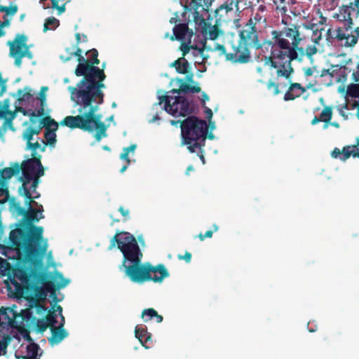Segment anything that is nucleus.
Instances as JSON below:
<instances>
[{"label": "nucleus", "instance_id": "f257e3e1", "mask_svg": "<svg viewBox=\"0 0 359 359\" xmlns=\"http://www.w3.org/2000/svg\"><path fill=\"white\" fill-rule=\"evenodd\" d=\"M81 76L83 79L77 83L76 87L68 88L72 100L79 106L78 111L80 114L67 116L60 124L72 129L79 128L89 133L96 130L95 138L100 142L102 137L107 136V127L102 121V116L96 113L100 105L104 102L102 88L105 87L103 81L106 75L103 71L102 75L91 72Z\"/></svg>", "mask_w": 359, "mask_h": 359}, {"label": "nucleus", "instance_id": "f03ea898", "mask_svg": "<svg viewBox=\"0 0 359 359\" xmlns=\"http://www.w3.org/2000/svg\"><path fill=\"white\" fill-rule=\"evenodd\" d=\"M25 198L26 210L19 203H13V208L18 215H22L23 222L18 226L11 231L8 243L15 250L24 262L34 264L39 255H44L48 249V243L43 238V229L32 223L43 218L42 215L37 217L38 212H43V206L32 201V194L29 196L20 193Z\"/></svg>", "mask_w": 359, "mask_h": 359}, {"label": "nucleus", "instance_id": "7ed1b4c3", "mask_svg": "<svg viewBox=\"0 0 359 359\" xmlns=\"http://www.w3.org/2000/svg\"><path fill=\"white\" fill-rule=\"evenodd\" d=\"M285 25L281 29L271 32V39H265L264 46L269 48L266 63L276 69L278 77L290 80L294 73L292 62L301 61L304 56V48L300 47L304 36L301 32V25L289 24L282 20Z\"/></svg>", "mask_w": 359, "mask_h": 359}, {"label": "nucleus", "instance_id": "20e7f679", "mask_svg": "<svg viewBox=\"0 0 359 359\" xmlns=\"http://www.w3.org/2000/svg\"><path fill=\"white\" fill-rule=\"evenodd\" d=\"M117 245L122 252L123 259L119 266L125 275L133 283H143L152 280L161 283L169 276V273L163 264L152 266L149 262L142 263L143 254L133 235L126 231L116 232L110 240L109 250Z\"/></svg>", "mask_w": 359, "mask_h": 359}, {"label": "nucleus", "instance_id": "39448f33", "mask_svg": "<svg viewBox=\"0 0 359 359\" xmlns=\"http://www.w3.org/2000/svg\"><path fill=\"white\" fill-rule=\"evenodd\" d=\"M238 41L231 42V53L228 59L233 63L245 64L251 58L250 49L261 50L263 53L269 54V48H265V40L261 42L256 27V23L250 18L238 32Z\"/></svg>", "mask_w": 359, "mask_h": 359}, {"label": "nucleus", "instance_id": "423d86ee", "mask_svg": "<svg viewBox=\"0 0 359 359\" xmlns=\"http://www.w3.org/2000/svg\"><path fill=\"white\" fill-rule=\"evenodd\" d=\"M182 145H186L190 153L197 148L205 147L208 135V125L205 121L196 116H188L180 122Z\"/></svg>", "mask_w": 359, "mask_h": 359}, {"label": "nucleus", "instance_id": "0eeeda50", "mask_svg": "<svg viewBox=\"0 0 359 359\" xmlns=\"http://www.w3.org/2000/svg\"><path fill=\"white\" fill-rule=\"evenodd\" d=\"M172 32L170 39L181 42L180 49L183 53V56H186L191 50H193L194 55H200L203 60L207 59L203 55L205 49V41L201 40L200 45L192 44L191 39L195 34L191 29L189 28L187 23L183 22L175 25L172 29Z\"/></svg>", "mask_w": 359, "mask_h": 359}, {"label": "nucleus", "instance_id": "6e6552de", "mask_svg": "<svg viewBox=\"0 0 359 359\" xmlns=\"http://www.w3.org/2000/svg\"><path fill=\"white\" fill-rule=\"evenodd\" d=\"M35 153L32 154L33 158H29L22 163V177L20 180L22 181V186L19 188V193H22L29 196V189L27 185L32 182L34 177H40L44 175V170L39 158L35 157Z\"/></svg>", "mask_w": 359, "mask_h": 359}, {"label": "nucleus", "instance_id": "1a4fd4ad", "mask_svg": "<svg viewBox=\"0 0 359 359\" xmlns=\"http://www.w3.org/2000/svg\"><path fill=\"white\" fill-rule=\"evenodd\" d=\"M158 100V104L161 105L164 102L163 110L174 116H186L193 111L190 102L183 96L162 95Z\"/></svg>", "mask_w": 359, "mask_h": 359}, {"label": "nucleus", "instance_id": "9d476101", "mask_svg": "<svg viewBox=\"0 0 359 359\" xmlns=\"http://www.w3.org/2000/svg\"><path fill=\"white\" fill-rule=\"evenodd\" d=\"M27 37L24 34H18L13 41H8L7 45L10 47V56L15 59V65L20 67L22 59L25 57L32 59L33 55L27 45Z\"/></svg>", "mask_w": 359, "mask_h": 359}, {"label": "nucleus", "instance_id": "9b49d317", "mask_svg": "<svg viewBox=\"0 0 359 359\" xmlns=\"http://www.w3.org/2000/svg\"><path fill=\"white\" fill-rule=\"evenodd\" d=\"M51 121L52 118L48 116L41 118L37 126H29L24 130L22 138L27 142V149L33 152H36L37 149H40L42 152L45 151V146L41 147V138L38 137L34 142H32L31 140L34 139V135H39L42 128H45L46 126H48V123H51Z\"/></svg>", "mask_w": 359, "mask_h": 359}, {"label": "nucleus", "instance_id": "f8f14e48", "mask_svg": "<svg viewBox=\"0 0 359 359\" xmlns=\"http://www.w3.org/2000/svg\"><path fill=\"white\" fill-rule=\"evenodd\" d=\"M89 54L88 58H86L84 64H78L74 74L76 76H81L88 73H97L99 74H103V69H100L99 67H96L100 64V60L98 59V51L95 48H93L86 52V55Z\"/></svg>", "mask_w": 359, "mask_h": 359}, {"label": "nucleus", "instance_id": "ddd939ff", "mask_svg": "<svg viewBox=\"0 0 359 359\" xmlns=\"http://www.w3.org/2000/svg\"><path fill=\"white\" fill-rule=\"evenodd\" d=\"M16 252H18L17 250ZM17 255L18 259L22 262L25 266L15 269L13 272L14 277L20 280L22 283L29 285L32 282V278L35 277L36 275V271L33 269V267L36 266L40 262L41 259L43 255H39L37 257V261L34 264L24 262L18 253H17Z\"/></svg>", "mask_w": 359, "mask_h": 359}, {"label": "nucleus", "instance_id": "4468645a", "mask_svg": "<svg viewBox=\"0 0 359 359\" xmlns=\"http://www.w3.org/2000/svg\"><path fill=\"white\" fill-rule=\"evenodd\" d=\"M69 283V280L64 278L63 275L60 272H55L53 276V280H48L43 282L44 290L50 292L53 297V301L57 302L55 294L56 289H60L66 287Z\"/></svg>", "mask_w": 359, "mask_h": 359}, {"label": "nucleus", "instance_id": "2eb2a0df", "mask_svg": "<svg viewBox=\"0 0 359 359\" xmlns=\"http://www.w3.org/2000/svg\"><path fill=\"white\" fill-rule=\"evenodd\" d=\"M196 24L199 25L201 32L203 36V39L202 40L205 41L207 39L215 40L218 38L219 34H222V31L219 28L217 23L212 25L210 22H206L203 17L199 18ZM207 48H208L205 46V49Z\"/></svg>", "mask_w": 359, "mask_h": 359}, {"label": "nucleus", "instance_id": "dca6fc26", "mask_svg": "<svg viewBox=\"0 0 359 359\" xmlns=\"http://www.w3.org/2000/svg\"><path fill=\"white\" fill-rule=\"evenodd\" d=\"M212 0H187L185 9L194 11V18L196 23L198 22V18H202L201 12H208L212 4Z\"/></svg>", "mask_w": 359, "mask_h": 359}, {"label": "nucleus", "instance_id": "f3484780", "mask_svg": "<svg viewBox=\"0 0 359 359\" xmlns=\"http://www.w3.org/2000/svg\"><path fill=\"white\" fill-rule=\"evenodd\" d=\"M331 155L332 157L339 158L343 161H346L351 156L359 158V137L355 144L344 147L341 151L336 147L332 150Z\"/></svg>", "mask_w": 359, "mask_h": 359}, {"label": "nucleus", "instance_id": "a211bd4d", "mask_svg": "<svg viewBox=\"0 0 359 359\" xmlns=\"http://www.w3.org/2000/svg\"><path fill=\"white\" fill-rule=\"evenodd\" d=\"M58 128V123L52 118L51 123H48V126H46L44 131V138L46 141L43 139L40 140L41 147L45 146V148L47 145L50 147H55L56 144V130Z\"/></svg>", "mask_w": 359, "mask_h": 359}, {"label": "nucleus", "instance_id": "6ab92c4d", "mask_svg": "<svg viewBox=\"0 0 359 359\" xmlns=\"http://www.w3.org/2000/svg\"><path fill=\"white\" fill-rule=\"evenodd\" d=\"M306 88L300 83H292L284 95V100H294L296 98L299 97L304 92H306Z\"/></svg>", "mask_w": 359, "mask_h": 359}, {"label": "nucleus", "instance_id": "aec40b11", "mask_svg": "<svg viewBox=\"0 0 359 359\" xmlns=\"http://www.w3.org/2000/svg\"><path fill=\"white\" fill-rule=\"evenodd\" d=\"M51 337L48 338V342L51 346L58 344L68 336V332L62 328V325L55 327H50Z\"/></svg>", "mask_w": 359, "mask_h": 359}, {"label": "nucleus", "instance_id": "412c9836", "mask_svg": "<svg viewBox=\"0 0 359 359\" xmlns=\"http://www.w3.org/2000/svg\"><path fill=\"white\" fill-rule=\"evenodd\" d=\"M135 333V337L138 339L141 344L148 348V344L151 342V334L147 332V327L136 326Z\"/></svg>", "mask_w": 359, "mask_h": 359}, {"label": "nucleus", "instance_id": "4be33fe9", "mask_svg": "<svg viewBox=\"0 0 359 359\" xmlns=\"http://www.w3.org/2000/svg\"><path fill=\"white\" fill-rule=\"evenodd\" d=\"M238 0H226L224 4L221 5L219 8H217L215 13V17L219 18L217 19L216 22H217L219 20L223 15L221 13L224 11L225 13H227L229 11H232L233 8L236 7L238 8Z\"/></svg>", "mask_w": 359, "mask_h": 359}, {"label": "nucleus", "instance_id": "5701e85b", "mask_svg": "<svg viewBox=\"0 0 359 359\" xmlns=\"http://www.w3.org/2000/svg\"><path fill=\"white\" fill-rule=\"evenodd\" d=\"M177 82L180 83L178 89H172V92L180 95L181 93H199L201 88L199 86H191L183 81V79H178Z\"/></svg>", "mask_w": 359, "mask_h": 359}, {"label": "nucleus", "instance_id": "b1692460", "mask_svg": "<svg viewBox=\"0 0 359 359\" xmlns=\"http://www.w3.org/2000/svg\"><path fill=\"white\" fill-rule=\"evenodd\" d=\"M171 67H174L177 72L182 74L189 73L191 69L189 62L185 59V56L183 55L175 60L172 63Z\"/></svg>", "mask_w": 359, "mask_h": 359}, {"label": "nucleus", "instance_id": "393cba45", "mask_svg": "<svg viewBox=\"0 0 359 359\" xmlns=\"http://www.w3.org/2000/svg\"><path fill=\"white\" fill-rule=\"evenodd\" d=\"M47 294H44L42 298H31L29 300V307L35 308L37 314H43L47 311V307L44 305Z\"/></svg>", "mask_w": 359, "mask_h": 359}, {"label": "nucleus", "instance_id": "a878e982", "mask_svg": "<svg viewBox=\"0 0 359 359\" xmlns=\"http://www.w3.org/2000/svg\"><path fill=\"white\" fill-rule=\"evenodd\" d=\"M20 166L18 163H15L13 168H5L0 170V176L3 180L11 179L13 175L19 173Z\"/></svg>", "mask_w": 359, "mask_h": 359}, {"label": "nucleus", "instance_id": "bb28decb", "mask_svg": "<svg viewBox=\"0 0 359 359\" xmlns=\"http://www.w3.org/2000/svg\"><path fill=\"white\" fill-rule=\"evenodd\" d=\"M27 354L22 356V359H39L38 351L39 346L35 343H32L27 346Z\"/></svg>", "mask_w": 359, "mask_h": 359}, {"label": "nucleus", "instance_id": "cd10ccee", "mask_svg": "<svg viewBox=\"0 0 359 359\" xmlns=\"http://www.w3.org/2000/svg\"><path fill=\"white\" fill-rule=\"evenodd\" d=\"M82 53H83L82 49L81 48H79V46H76V48L75 51L73 53H70L71 55L69 57H64L63 56H61L60 57L64 62H67L71 59L72 56L74 55L77 57V61H78L79 64H84L85 62H88V61L86 60V58L82 55Z\"/></svg>", "mask_w": 359, "mask_h": 359}, {"label": "nucleus", "instance_id": "c85d7f7f", "mask_svg": "<svg viewBox=\"0 0 359 359\" xmlns=\"http://www.w3.org/2000/svg\"><path fill=\"white\" fill-rule=\"evenodd\" d=\"M306 29H311L313 31L312 41L315 44H318L322 39V32L323 28L318 29L317 25L312 24L311 26H305Z\"/></svg>", "mask_w": 359, "mask_h": 359}, {"label": "nucleus", "instance_id": "c756f323", "mask_svg": "<svg viewBox=\"0 0 359 359\" xmlns=\"http://www.w3.org/2000/svg\"><path fill=\"white\" fill-rule=\"evenodd\" d=\"M31 92L32 89L29 86L25 87L23 90L18 89L17 91L18 95V101L22 102L23 101L29 100L32 97Z\"/></svg>", "mask_w": 359, "mask_h": 359}, {"label": "nucleus", "instance_id": "7c9ffc66", "mask_svg": "<svg viewBox=\"0 0 359 359\" xmlns=\"http://www.w3.org/2000/svg\"><path fill=\"white\" fill-rule=\"evenodd\" d=\"M60 25V21L54 17L48 18L46 20L43 25V32L48 30H54Z\"/></svg>", "mask_w": 359, "mask_h": 359}, {"label": "nucleus", "instance_id": "2f4dec72", "mask_svg": "<svg viewBox=\"0 0 359 359\" xmlns=\"http://www.w3.org/2000/svg\"><path fill=\"white\" fill-rule=\"evenodd\" d=\"M1 309H8L6 311L5 314H1V320H4L2 323H8V325H13L14 322L13 316L14 312L13 310L11 308H1Z\"/></svg>", "mask_w": 359, "mask_h": 359}, {"label": "nucleus", "instance_id": "473e14b6", "mask_svg": "<svg viewBox=\"0 0 359 359\" xmlns=\"http://www.w3.org/2000/svg\"><path fill=\"white\" fill-rule=\"evenodd\" d=\"M332 117V109L331 107L327 106L324 107L322 112L320 113V118L323 122L327 123L330 121ZM325 128H327L325 124Z\"/></svg>", "mask_w": 359, "mask_h": 359}, {"label": "nucleus", "instance_id": "72a5a7b5", "mask_svg": "<svg viewBox=\"0 0 359 359\" xmlns=\"http://www.w3.org/2000/svg\"><path fill=\"white\" fill-rule=\"evenodd\" d=\"M346 97L359 98V84L351 83L347 86Z\"/></svg>", "mask_w": 359, "mask_h": 359}, {"label": "nucleus", "instance_id": "f704fd0d", "mask_svg": "<svg viewBox=\"0 0 359 359\" xmlns=\"http://www.w3.org/2000/svg\"><path fill=\"white\" fill-rule=\"evenodd\" d=\"M57 315L54 311H48L47 315L43 318L46 319V323L48 325V327H55V324L57 323Z\"/></svg>", "mask_w": 359, "mask_h": 359}, {"label": "nucleus", "instance_id": "c9c22d12", "mask_svg": "<svg viewBox=\"0 0 359 359\" xmlns=\"http://www.w3.org/2000/svg\"><path fill=\"white\" fill-rule=\"evenodd\" d=\"M11 337L8 334H4L3 339L0 341V355H4L7 353V347Z\"/></svg>", "mask_w": 359, "mask_h": 359}, {"label": "nucleus", "instance_id": "e433bc0d", "mask_svg": "<svg viewBox=\"0 0 359 359\" xmlns=\"http://www.w3.org/2000/svg\"><path fill=\"white\" fill-rule=\"evenodd\" d=\"M156 315L157 311L153 308H149L142 311L141 317L144 322H147L154 318Z\"/></svg>", "mask_w": 359, "mask_h": 359}, {"label": "nucleus", "instance_id": "4c0bfd02", "mask_svg": "<svg viewBox=\"0 0 359 359\" xmlns=\"http://www.w3.org/2000/svg\"><path fill=\"white\" fill-rule=\"evenodd\" d=\"M44 114V109L43 107H41L38 111H37V114L34 111H32L31 114H30V118H29V121L32 123V126H33V125L37 123L39 124V121L40 120H38V117L39 116H43Z\"/></svg>", "mask_w": 359, "mask_h": 359}, {"label": "nucleus", "instance_id": "58836bf2", "mask_svg": "<svg viewBox=\"0 0 359 359\" xmlns=\"http://www.w3.org/2000/svg\"><path fill=\"white\" fill-rule=\"evenodd\" d=\"M10 271V264L7 260L0 258V276L8 275Z\"/></svg>", "mask_w": 359, "mask_h": 359}, {"label": "nucleus", "instance_id": "ea45409f", "mask_svg": "<svg viewBox=\"0 0 359 359\" xmlns=\"http://www.w3.org/2000/svg\"><path fill=\"white\" fill-rule=\"evenodd\" d=\"M213 50L218 51L219 56L224 55L226 60L231 61V60L228 59V55L231 53V48L227 51L224 45L217 43Z\"/></svg>", "mask_w": 359, "mask_h": 359}, {"label": "nucleus", "instance_id": "a19ab883", "mask_svg": "<svg viewBox=\"0 0 359 359\" xmlns=\"http://www.w3.org/2000/svg\"><path fill=\"white\" fill-rule=\"evenodd\" d=\"M18 6L16 5L7 7L5 6H0V12H5L7 15H14L18 11Z\"/></svg>", "mask_w": 359, "mask_h": 359}, {"label": "nucleus", "instance_id": "79ce46f5", "mask_svg": "<svg viewBox=\"0 0 359 359\" xmlns=\"http://www.w3.org/2000/svg\"><path fill=\"white\" fill-rule=\"evenodd\" d=\"M36 326L38 332L41 333H43L49 327L48 325L46 323V319H43V318L37 320Z\"/></svg>", "mask_w": 359, "mask_h": 359}, {"label": "nucleus", "instance_id": "37998d69", "mask_svg": "<svg viewBox=\"0 0 359 359\" xmlns=\"http://www.w3.org/2000/svg\"><path fill=\"white\" fill-rule=\"evenodd\" d=\"M9 105L8 100H5L3 104L0 102V118L4 117L7 113H11L8 110Z\"/></svg>", "mask_w": 359, "mask_h": 359}, {"label": "nucleus", "instance_id": "c03bdc74", "mask_svg": "<svg viewBox=\"0 0 359 359\" xmlns=\"http://www.w3.org/2000/svg\"><path fill=\"white\" fill-rule=\"evenodd\" d=\"M48 88L47 86L41 87L38 99L41 102V107H43V108L44 104H46V92L48 90Z\"/></svg>", "mask_w": 359, "mask_h": 359}, {"label": "nucleus", "instance_id": "a18cd8bd", "mask_svg": "<svg viewBox=\"0 0 359 359\" xmlns=\"http://www.w3.org/2000/svg\"><path fill=\"white\" fill-rule=\"evenodd\" d=\"M266 86L269 90L273 88L274 95H277L280 93L279 85L277 83L272 81H269L267 83Z\"/></svg>", "mask_w": 359, "mask_h": 359}, {"label": "nucleus", "instance_id": "49530a36", "mask_svg": "<svg viewBox=\"0 0 359 359\" xmlns=\"http://www.w3.org/2000/svg\"><path fill=\"white\" fill-rule=\"evenodd\" d=\"M316 52H317V48L314 45L308 46L306 47V50L304 49V53H305L304 55H307L308 57H311L312 55L316 54Z\"/></svg>", "mask_w": 359, "mask_h": 359}, {"label": "nucleus", "instance_id": "de8ad7c7", "mask_svg": "<svg viewBox=\"0 0 359 359\" xmlns=\"http://www.w3.org/2000/svg\"><path fill=\"white\" fill-rule=\"evenodd\" d=\"M75 37L76 41V46H79L81 42H88V37L86 34H83L81 36L79 33H76L75 34Z\"/></svg>", "mask_w": 359, "mask_h": 359}, {"label": "nucleus", "instance_id": "09e8293b", "mask_svg": "<svg viewBox=\"0 0 359 359\" xmlns=\"http://www.w3.org/2000/svg\"><path fill=\"white\" fill-rule=\"evenodd\" d=\"M4 21L0 20V36H2L5 34V32L3 30L4 27H8L10 25V20L6 19V16L4 17Z\"/></svg>", "mask_w": 359, "mask_h": 359}, {"label": "nucleus", "instance_id": "8fccbe9b", "mask_svg": "<svg viewBox=\"0 0 359 359\" xmlns=\"http://www.w3.org/2000/svg\"><path fill=\"white\" fill-rule=\"evenodd\" d=\"M212 234H213V231L209 230V231H207L204 234L202 233H200L197 236V237L200 239V241H203L206 238H212Z\"/></svg>", "mask_w": 359, "mask_h": 359}, {"label": "nucleus", "instance_id": "3c124183", "mask_svg": "<svg viewBox=\"0 0 359 359\" xmlns=\"http://www.w3.org/2000/svg\"><path fill=\"white\" fill-rule=\"evenodd\" d=\"M204 147H201V148H197L196 151L193 153H196V154L199 156L200 159L202 161L203 163H205V157H204Z\"/></svg>", "mask_w": 359, "mask_h": 359}, {"label": "nucleus", "instance_id": "603ef678", "mask_svg": "<svg viewBox=\"0 0 359 359\" xmlns=\"http://www.w3.org/2000/svg\"><path fill=\"white\" fill-rule=\"evenodd\" d=\"M352 79L354 82H359V63L356 67V70L352 73Z\"/></svg>", "mask_w": 359, "mask_h": 359}, {"label": "nucleus", "instance_id": "864d4df0", "mask_svg": "<svg viewBox=\"0 0 359 359\" xmlns=\"http://www.w3.org/2000/svg\"><path fill=\"white\" fill-rule=\"evenodd\" d=\"M39 177H37V176H36V177H34L33 180H32V184L30 186V189L34 193L36 191V189L37 186L39 184Z\"/></svg>", "mask_w": 359, "mask_h": 359}, {"label": "nucleus", "instance_id": "5fc2aeb1", "mask_svg": "<svg viewBox=\"0 0 359 359\" xmlns=\"http://www.w3.org/2000/svg\"><path fill=\"white\" fill-rule=\"evenodd\" d=\"M118 211L125 217V219H128L129 218V210H128V209H126V208H125L123 206H120L119 208H118Z\"/></svg>", "mask_w": 359, "mask_h": 359}, {"label": "nucleus", "instance_id": "6e6d98bb", "mask_svg": "<svg viewBox=\"0 0 359 359\" xmlns=\"http://www.w3.org/2000/svg\"><path fill=\"white\" fill-rule=\"evenodd\" d=\"M128 155H129V153L127 151H126L125 149H123V152L121 153V154L120 156L121 159L126 161V163H128V165H129L130 163V160L129 158Z\"/></svg>", "mask_w": 359, "mask_h": 359}, {"label": "nucleus", "instance_id": "4d7b16f0", "mask_svg": "<svg viewBox=\"0 0 359 359\" xmlns=\"http://www.w3.org/2000/svg\"><path fill=\"white\" fill-rule=\"evenodd\" d=\"M179 259H184L186 262L189 263L191 259V254L189 252H186L184 256L179 255Z\"/></svg>", "mask_w": 359, "mask_h": 359}, {"label": "nucleus", "instance_id": "13d9d810", "mask_svg": "<svg viewBox=\"0 0 359 359\" xmlns=\"http://www.w3.org/2000/svg\"><path fill=\"white\" fill-rule=\"evenodd\" d=\"M180 21V19L177 12L175 13L174 16L170 18V19L169 20L170 24H175V25H177V23Z\"/></svg>", "mask_w": 359, "mask_h": 359}, {"label": "nucleus", "instance_id": "bf43d9fd", "mask_svg": "<svg viewBox=\"0 0 359 359\" xmlns=\"http://www.w3.org/2000/svg\"><path fill=\"white\" fill-rule=\"evenodd\" d=\"M185 79L189 83H193L194 82V74L192 72H189L186 74Z\"/></svg>", "mask_w": 359, "mask_h": 359}, {"label": "nucleus", "instance_id": "052dcab7", "mask_svg": "<svg viewBox=\"0 0 359 359\" xmlns=\"http://www.w3.org/2000/svg\"><path fill=\"white\" fill-rule=\"evenodd\" d=\"M44 294H46V292L41 288H39L36 291V296L35 298H42Z\"/></svg>", "mask_w": 359, "mask_h": 359}, {"label": "nucleus", "instance_id": "680f3d73", "mask_svg": "<svg viewBox=\"0 0 359 359\" xmlns=\"http://www.w3.org/2000/svg\"><path fill=\"white\" fill-rule=\"evenodd\" d=\"M353 108H357L356 116L359 119V99L358 100H355L353 103Z\"/></svg>", "mask_w": 359, "mask_h": 359}, {"label": "nucleus", "instance_id": "e2e57ef3", "mask_svg": "<svg viewBox=\"0 0 359 359\" xmlns=\"http://www.w3.org/2000/svg\"><path fill=\"white\" fill-rule=\"evenodd\" d=\"M313 70L311 67H308V68L305 69L304 75L306 76H310L313 75Z\"/></svg>", "mask_w": 359, "mask_h": 359}, {"label": "nucleus", "instance_id": "0e129e2a", "mask_svg": "<svg viewBox=\"0 0 359 359\" xmlns=\"http://www.w3.org/2000/svg\"><path fill=\"white\" fill-rule=\"evenodd\" d=\"M136 147H137L136 144H131L128 147L123 148V149H125L126 151H127L129 153L130 151H134L135 150Z\"/></svg>", "mask_w": 359, "mask_h": 359}, {"label": "nucleus", "instance_id": "69168bd1", "mask_svg": "<svg viewBox=\"0 0 359 359\" xmlns=\"http://www.w3.org/2000/svg\"><path fill=\"white\" fill-rule=\"evenodd\" d=\"M207 100H209V96L205 93H203L201 99V101L203 102V107H205V102Z\"/></svg>", "mask_w": 359, "mask_h": 359}, {"label": "nucleus", "instance_id": "338daca9", "mask_svg": "<svg viewBox=\"0 0 359 359\" xmlns=\"http://www.w3.org/2000/svg\"><path fill=\"white\" fill-rule=\"evenodd\" d=\"M205 108V113L206 114L207 117L208 118H211L212 116V111L211 109L206 107Z\"/></svg>", "mask_w": 359, "mask_h": 359}, {"label": "nucleus", "instance_id": "774afa93", "mask_svg": "<svg viewBox=\"0 0 359 359\" xmlns=\"http://www.w3.org/2000/svg\"><path fill=\"white\" fill-rule=\"evenodd\" d=\"M6 83L5 81H3L2 83H1V92H0V95H3V93L6 91Z\"/></svg>", "mask_w": 359, "mask_h": 359}]
</instances>
